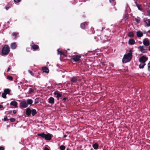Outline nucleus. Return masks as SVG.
Segmentation results:
<instances>
[{"mask_svg": "<svg viewBox=\"0 0 150 150\" xmlns=\"http://www.w3.org/2000/svg\"><path fill=\"white\" fill-rule=\"evenodd\" d=\"M54 94L55 95H57V98L60 97L62 96V95L59 93L58 91H56L54 93Z\"/></svg>", "mask_w": 150, "mask_h": 150, "instance_id": "2eb2a0df", "label": "nucleus"}, {"mask_svg": "<svg viewBox=\"0 0 150 150\" xmlns=\"http://www.w3.org/2000/svg\"><path fill=\"white\" fill-rule=\"evenodd\" d=\"M16 44L15 43H12L11 45V48L13 49H15L16 47Z\"/></svg>", "mask_w": 150, "mask_h": 150, "instance_id": "a211bd4d", "label": "nucleus"}, {"mask_svg": "<svg viewBox=\"0 0 150 150\" xmlns=\"http://www.w3.org/2000/svg\"><path fill=\"white\" fill-rule=\"evenodd\" d=\"M4 149L3 147L2 146L0 147V150H4Z\"/></svg>", "mask_w": 150, "mask_h": 150, "instance_id": "49530a36", "label": "nucleus"}, {"mask_svg": "<svg viewBox=\"0 0 150 150\" xmlns=\"http://www.w3.org/2000/svg\"><path fill=\"white\" fill-rule=\"evenodd\" d=\"M1 94V93L0 92V95Z\"/></svg>", "mask_w": 150, "mask_h": 150, "instance_id": "052dcab7", "label": "nucleus"}, {"mask_svg": "<svg viewBox=\"0 0 150 150\" xmlns=\"http://www.w3.org/2000/svg\"><path fill=\"white\" fill-rule=\"evenodd\" d=\"M109 2L113 6H115L116 4V2L115 0H109Z\"/></svg>", "mask_w": 150, "mask_h": 150, "instance_id": "c85d7f7f", "label": "nucleus"}, {"mask_svg": "<svg viewBox=\"0 0 150 150\" xmlns=\"http://www.w3.org/2000/svg\"><path fill=\"white\" fill-rule=\"evenodd\" d=\"M71 81L72 82H76L77 81V79L76 77H73L71 80Z\"/></svg>", "mask_w": 150, "mask_h": 150, "instance_id": "bb28decb", "label": "nucleus"}, {"mask_svg": "<svg viewBox=\"0 0 150 150\" xmlns=\"http://www.w3.org/2000/svg\"><path fill=\"white\" fill-rule=\"evenodd\" d=\"M137 35L138 37H141L143 36V34L140 31H138L136 32Z\"/></svg>", "mask_w": 150, "mask_h": 150, "instance_id": "4468645a", "label": "nucleus"}, {"mask_svg": "<svg viewBox=\"0 0 150 150\" xmlns=\"http://www.w3.org/2000/svg\"><path fill=\"white\" fill-rule=\"evenodd\" d=\"M7 79L11 81H12L13 79V78L12 76H7Z\"/></svg>", "mask_w": 150, "mask_h": 150, "instance_id": "e433bc0d", "label": "nucleus"}, {"mask_svg": "<svg viewBox=\"0 0 150 150\" xmlns=\"http://www.w3.org/2000/svg\"><path fill=\"white\" fill-rule=\"evenodd\" d=\"M134 1H135V3H136L137 2V0H134Z\"/></svg>", "mask_w": 150, "mask_h": 150, "instance_id": "6e6d98bb", "label": "nucleus"}, {"mask_svg": "<svg viewBox=\"0 0 150 150\" xmlns=\"http://www.w3.org/2000/svg\"><path fill=\"white\" fill-rule=\"evenodd\" d=\"M12 112V111L11 110H10L9 111H7L6 112V113H7L6 114H11V113Z\"/></svg>", "mask_w": 150, "mask_h": 150, "instance_id": "37998d69", "label": "nucleus"}, {"mask_svg": "<svg viewBox=\"0 0 150 150\" xmlns=\"http://www.w3.org/2000/svg\"><path fill=\"white\" fill-rule=\"evenodd\" d=\"M42 70L43 72L46 73H48L49 70L46 67H45L42 68Z\"/></svg>", "mask_w": 150, "mask_h": 150, "instance_id": "dca6fc26", "label": "nucleus"}, {"mask_svg": "<svg viewBox=\"0 0 150 150\" xmlns=\"http://www.w3.org/2000/svg\"><path fill=\"white\" fill-rule=\"evenodd\" d=\"M31 110L29 108H28L26 109L25 114L28 116H30L31 114Z\"/></svg>", "mask_w": 150, "mask_h": 150, "instance_id": "9b49d317", "label": "nucleus"}, {"mask_svg": "<svg viewBox=\"0 0 150 150\" xmlns=\"http://www.w3.org/2000/svg\"><path fill=\"white\" fill-rule=\"evenodd\" d=\"M10 69H11V68H10V67H8V68L7 72H8V71H9L10 70Z\"/></svg>", "mask_w": 150, "mask_h": 150, "instance_id": "09e8293b", "label": "nucleus"}, {"mask_svg": "<svg viewBox=\"0 0 150 150\" xmlns=\"http://www.w3.org/2000/svg\"><path fill=\"white\" fill-rule=\"evenodd\" d=\"M10 120L11 122H14L15 121V118H10Z\"/></svg>", "mask_w": 150, "mask_h": 150, "instance_id": "ea45409f", "label": "nucleus"}, {"mask_svg": "<svg viewBox=\"0 0 150 150\" xmlns=\"http://www.w3.org/2000/svg\"><path fill=\"white\" fill-rule=\"evenodd\" d=\"M98 144L96 143L93 145V147L95 149H98Z\"/></svg>", "mask_w": 150, "mask_h": 150, "instance_id": "393cba45", "label": "nucleus"}, {"mask_svg": "<svg viewBox=\"0 0 150 150\" xmlns=\"http://www.w3.org/2000/svg\"><path fill=\"white\" fill-rule=\"evenodd\" d=\"M67 50H70V49H67Z\"/></svg>", "mask_w": 150, "mask_h": 150, "instance_id": "4d7b16f0", "label": "nucleus"}, {"mask_svg": "<svg viewBox=\"0 0 150 150\" xmlns=\"http://www.w3.org/2000/svg\"><path fill=\"white\" fill-rule=\"evenodd\" d=\"M67 135H64V138H65V137H67Z\"/></svg>", "mask_w": 150, "mask_h": 150, "instance_id": "864d4df0", "label": "nucleus"}, {"mask_svg": "<svg viewBox=\"0 0 150 150\" xmlns=\"http://www.w3.org/2000/svg\"><path fill=\"white\" fill-rule=\"evenodd\" d=\"M34 92V90L33 89L30 88L29 89V92L30 93H33Z\"/></svg>", "mask_w": 150, "mask_h": 150, "instance_id": "c9c22d12", "label": "nucleus"}, {"mask_svg": "<svg viewBox=\"0 0 150 150\" xmlns=\"http://www.w3.org/2000/svg\"><path fill=\"white\" fill-rule=\"evenodd\" d=\"M18 103L17 102L15 101H11L10 103V105L13 106L16 108L18 107Z\"/></svg>", "mask_w": 150, "mask_h": 150, "instance_id": "ddd939ff", "label": "nucleus"}, {"mask_svg": "<svg viewBox=\"0 0 150 150\" xmlns=\"http://www.w3.org/2000/svg\"><path fill=\"white\" fill-rule=\"evenodd\" d=\"M3 108V105H0V109Z\"/></svg>", "mask_w": 150, "mask_h": 150, "instance_id": "3c124183", "label": "nucleus"}, {"mask_svg": "<svg viewBox=\"0 0 150 150\" xmlns=\"http://www.w3.org/2000/svg\"><path fill=\"white\" fill-rule=\"evenodd\" d=\"M6 94L4 92L2 94L1 96L2 97L4 98H6Z\"/></svg>", "mask_w": 150, "mask_h": 150, "instance_id": "72a5a7b5", "label": "nucleus"}, {"mask_svg": "<svg viewBox=\"0 0 150 150\" xmlns=\"http://www.w3.org/2000/svg\"><path fill=\"white\" fill-rule=\"evenodd\" d=\"M10 48L7 45H5L2 48L1 53L4 55L8 54L10 52Z\"/></svg>", "mask_w": 150, "mask_h": 150, "instance_id": "20e7f679", "label": "nucleus"}, {"mask_svg": "<svg viewBox=\"0 0 150 150\" xmlns=\"http://www.w3.org/2000/svg\"><path fill=\"white\" fill-rule=\"evenodd\" d=\"M57 53L58 54H59L60 55H63L65 56H67V55L65 53L59 51V49H58L57 50Z\"/></svg>", "mask_w": 150, "mask_h": 150, "instance_id": "6ab92c4d", "label": "nucleus"}, {"mask_svg": "<svg viewBox=\"0 0 150 150\" xmlns=\"http://www.w3.org/2000/svg\"><path fill=\"white\" fill-rule=\"evenodd\" d=\"M18 35V33L16 32H14L11 35H12L14 37L15 39L16 38Z\"/></svg>", "mask_w": 150, "mask_h": 150, "instance_id": "4be33fe9", "label": "nucleus"}, {"mask_svg": "<svg viewBox=\"0 0 150 150\" xmlns=\"http://www.w3.org/2000/svg\"><path fill=\"white\" fill-rule=\"evenodd\" d=\"M145 63H140V64L139 65V67L140 69H143L144 67V66L145 65Z\"/></svg>", "mask_w": 150, "mask_h": 150, "instance_id": "412c9836", "label": "nucleus"}, {"mask_svg": "<svg viewBox=\"0 0 150 150\" xmlns=\"http://www.w3.org/2000/svg\"><path fill=\"white\" fill-rule=\"evenodd\" d=\"M144 22L148 26H150V21L145 20L144 21Z\"/></svg>", "mask_w": 150, "mask_h": 150, "instance_id": "7c9ffc66", "label": "nucleus"}, {"mask_svg": "<svg viewBox=\"0 0 150 150\" xmlns=\"http://www.w3.org/2000/svg\"><path fill=\"white\" fill-rule=\"evenodd\" d=\"M125 19H127L128 18V15L127 14H125Z\"/></svg>", "mask_w": 150, "mask_h": 150, "instance_id": "a18cd8bd", "label": "nucleus"}, {"mask_svg": "<svg viewBox=\"0 0 150 150\" xmlns=\"http://www.w3.org/2000/svg\"><path fill=\"white\" fill-rule=\"evenodd\" d=\"M28 72L32 76H34V74L30 70H28Z\"/></svg>", "mask_w": 150, "mask_h": 150, "instance_id": "a19ab883", "label": "nucleus"}, {"mask_svg": "<svg viewBox=\"0 0 150 150\" xmlns=\"http://www.w3.org/2000/svg\"><path fill=\"white\" fill-rule=\"evenodd\" d=\"M26 102L28 105H31L33 103V101L31 99H27Z\"/></svg>", "mask_w": 150, "mask_h": 150, "instance_id": "aec40b11", "label": "nucleus"}, {"mask_svg": "<svg viewBox=\"0 0 150 150\" xmlns=\"http://www.w3.org/2000/svg\"><path fill=\"white\" fill-rule=\"evenodd\" d=\"M20 106L22 108H25L27 107L28 105L26 101L23 100L20 103Z\"/></svg>", "mask_w": 150, "mask_h": 150, "instance_id": "6e6552de", "label": "nucleus"}, {"mask_svg": "<svg viewBox=\"0 0 150 150\" xmlns=\"http://www.w3.org/2000/svg\"><path fill=\"white\" fill-rule=\"evenodd\" d=\"M4 120L5 121H6L8 120V119H7V117L6 116L4 118Z\"/></svg>", "mask_w": 150, "mask_h": 150, "instance_id": "c03bdc74", "label": "nucleus"}, {"mask_svg": "<svg viewBox=\"0 0 150 150\" xmlns=\"http://www.w3.org/2000/svg\"><path fill=\"white\" fill-rule=\"evenodd\" d=\"M134 34L132 32H130L128 34V36L131 38H132L134 37Z\"/></svg>", "mask_w": 150, "mask_h": 150, "instance_id": "cd10ccee", "label": "nucleus"}, {"mask_svg": "<svg viewBox=\"0 0 150 150\" xmlns=\"http://www.w3.org/2000/svg\"><path fill=\"white\" fill-rule=\"evenodd\" d=\"M148 59L147 57L144 56H143L139 58V61L140 63H145L147 60Z\"/></svg>", "mask_w": 150, "mask_h": 150, "instance_id": "0eeeda50", "label": "nucleus"}, {"mask_svg": "<svg viewBox=\"0 0 150 150\" xmlns=\"http://www.w3.org/2000/svg\"><path fill=\"white\" fill-rule=\"evenodd\" d=\"M136 3V5L137 6L138 9L140 11H142V9L141 8V5H138V4L137 3V2Z\"/></svg>", "mask_w": 150, "mask_h": 150, "instance_id": "2f4dec72", "label": "nucleus"}, {"mask_svg": "<svg viewBox=\"0 0 150 150\" xmlns=\"http://www.w3.org/2000/svg\"><path fill=\"white\" fill-rule=\"evenodd\" d=\"M140 19H141L140 18H139L138 17H137V18H134V20H135V21H136V22L137 23H139Z\"/></svg>", "mask_w": 150, "mask_h": 150, "instance_id": "c756f323", "label": "nucleus"}, {"mask_svg": "<svg viewBox=\"0 0 150 150\" xmlns=\"http://www.w3.org/2000/svg\"><path fill=\"white\" fill-rule=\"evenodd\" d=\"M38 135L45 138V140H50L51 139L52 136V135L48 133L46 134L43 133L38 134Z\"/></svg>", "mask_w": 150, "mask_h": 150, "instance_id": "7ed1b4c3", "label": "nucleus"}, {"mask_svg": "<svg viewBox=\"0 0 150 150\" xmlns=\"http://www.w3.org/2000/svg\"><path fill=\"white\" fill-rule=\"evenodd\" d=\"M44 150H49V149L46 147H45L44 148Z\"/></svg>", "mask_w": 150, "mask_h": 150, "instance_id": "8fccbe9b", "label": "nucleus"}, {"mask_svg": "<svg viewBox=\"0 0 150 150\" xmlns=\"http://www.w3.org/2000/svg\"><path fill=\"white\" fill-rule=\"evenodd\" d=\"M9 8V7H6V10H8Z\"/></svg>", "mask_w": 150, "mask_h": 150, "instance_id": "603ef678", "label": "nucleus"}, {"mask_svg": "<svg viewBox=\"0 0 150 150\" xmlns=\"http://www.w3.org/2000/svg\"><path fill=\"white\" fill-rule=\"evenodd\" d=\"M138 48L139 49V50L142 53L146 52L147 50V47L144 45L139 46Z\"/></svg>", "mask_w": 150, "mask_h": 150, "instance_id": "423d86ee", "label": "nucleus"}, {"mask_svg": "<svg viewBox=\"0 0 150 150\" xmlns=\"http://www.w3.org/2000/svg\"><path fill=\"white\" fill-rule=\"evenodd\" d=\"M48 103L50 104H53L54 102V98L52 97H50L48 99Z\"/></svg>", "mask_w": 150, "mask_h": 150, "instance_id": "f8f14e48", "label": "nucleus"}, {"mask_svg": "<svg viewBox=\"0 0 150 150\" xmlns=\"http://www.w3.org/2000/svg\"><path fill=\"white\" fill-rule=\"evenodd\" d=\"M32 48L34 50H37L38 49H39V47L38 45H33L32 47Z\"/></svg>", "mask_w": 150, "mask_h": 150, "instance_id": "a878e982", "label": "nucleus"}, {"mask_svg": "<svg viewBox=\"0 0 150 150\" xmlns=\"http://www.w3.org/2000/svg\"><path fill=\"white\" fill-rule=\"evenodd\" d=\"M135 42V40L132 39H130L129 40V43L130 45H133Z\"/></svg>", "mask_w": 150, "mask_h": 150, "instance_id": "f3484780", "label": "nucleus"}, {"mask_svg": "<svg viewBox=\"0 0 150 150\" xmlns=\"http://www.w3.org/2000/svg\"><path fill=\"white\" fill-rule=\"evenodd\" d=\"M112 67H113V64H112Z\"/></svg>", "mask_w": 150, "mask_h": 150, "instance_id": "13d9d810", "label": "nucleus"}, {"mask_svg": "<svg viewBox=\"0 0 150 150\" xmlns=\"http://www.w3.org/2000/svg\"><path fill=\"white\" fill-rule=\"evenodd\" d=\"M148 71H150V62L148 64Z\"/></svg>", "mask_w": 150, "mask_h": 150, "instance_id": "58836bf2", "label": "nucleus"}, {"mask_svg": "<svg viewBox=\"0 0 150 150\" xmlns=\"http://www.w3.org/2000/svg\"><path fill=\"white\" fill-rule=\"evenodd\" d=\"M8 104H9V103H8V104H7V105H8Z\"/></svg>", "mask_w": 150, "mask_h": 150, "instance_id": "bf43d9fd", "label": "nucleus"}, {"mask_svg": "<svg viewBox=\"0 0 150 150\" xmlns=\"http://www.w3.org/2000/svg\"><path fill=\"white\" fill-rule=\"evenodd\" d=\"M17 112L16 110H13V112L14 114H15Z\"/></svg>", "mask_w": 150, "mask_h": 150, "instance_id": "de8ad7c7", "label": "nucleus"}, {"mask_svg": "<svg viewBox=\"0 0 150 150\" xmlns=\"http://www.w3.org/2000/svg\"><path fill=\"white\" fill-rule=\"evenodd\" d=\"M61 99H62V101L64 102H67V100L68 101L67 97H64L62 99L61 98Z\"/></svg>", "mask_w": 150, "mask_h": 150, "instance_id": "473e14b6", "label": "nucleus"}, {"mask_svg": "<svg viewBox=\"0 0 150 150\" xmlns=\"http://www.w3.org/2000/svg\"><path fill=\"white\" fill-rule=\"evenodd\" d=\"M148 33H150V30H149L148 31Z\"/></svg>", "mask_w": 150, "mask_h": 150, "instance_id": "5fc2aeb1", "label": "nucleus"}, {"mask_svg": "<svg viewBox=\"0 0 150 150\" xmlns=\"http://www.w3.org/2000/svg\"><path fill=\"white\" fill-rule=\"evenodd\" d=\"M10 90L8 88H6L4 90V92L6 94H9L10 93Z\"/></svg>", "mask_w": 150, "mask_h": 150, "instance_id": "5701e85b", "label": "nucleus"}, {"mask_svg": "<svg viewBox=\"0 0 150 150\" xmlns=\"http://www.w3.org/2000/svg\"><path fill=\"white\" fill-rule=\"evenodd\" d=\"M132 57V51L130 50L127 54H125L122 59V62L124 63L129 62L131 60Z\"/></svg>", "mask_w": 150, "mask_h": 150, "instance_id": "f03ea898", "label": "nucleus"}, {"mask_svg": "<svg viewBox=\"0 0 150 150\" xmlns=\"http://www.w3.org/2000/svg\"><path fill=\"white\" fill-rule=\"evenodd\" d=\"M60 149L61 150H64L65 149V147L64 145H61L60 147Z\"/></svg>", "mask_w": 150, "mask_h": 150, "instance_id": "f704fd0d", "label": "nucleus"}, {"mask_svg": "<svg viewBox=\"0 0 150 150\" xmlns=\"http://www.w3.org/2000/svg\"><path fill=\"white\" fill-rule=\"evenodd\" d=\"M81 57L80 55H76L74 56H72L71 59V60H73L74 62H77L80 60V59Z\"/></svg>", "mask_w": 150, "mask_h": 150, "instance_id": "39448f33", "label": "nucleus"}, {"mask_svg": "<svg viewBox=\"0 0 150 150\" xmlns=\"http://www.w3.org/2000/svg\"><path fill=\"white\" fill-rule=\"evenodd\" d=\"M88 25V24L87 22H84L81 24L80 27L82 29H85V26Z\"/></svg>", "mask_w": 150, "mask_h": 150, "instance_id": "9d476101", "label": "nucleus"}, {"mask_svg": "<svg viewBox=\"0 0 150 150\" xmlns=\"http://www.w3.org/2000/svg\"><path fill=\"white\" fill-rule=\"evenodd\" d=\"M31 111V113L33 116H34L37 113L36 110L35 109H32Z\"/></svg>", "mask_w": 150, "mask_h": 150, "instance_id": "b1692460", "label": "nucleus"}, {"mask_svg": "<svg viewBox=\"0 0 150 150\" xmlns=\"http://www.w3.org/2000/svg\"><path fill=\"white\" fill-rule=\"evenodd\" d=\"M108 33H106L105 35H98L97 37H95V39H96L97 42H99L102 43H104L106 41L110 39V36ZM111 36L110 37V38Z\"/></svg>", "mask_w": 150, "mask_h": 150, "instance_id": "f257e3e1", "label": "nucleus"}, {"mask_svg": "<svg viewBox=\"0 0 150 150\" xmlns=\"http://www.w3.org/2000/svg\"><path fill=\"white\" fill-rule=\"evenodd\" d=\"M39 99V98H36L35 99V103L36 104H38L39 103V101L38 100V99Z\"/></svg>", "mask_w": 150, "mask_h": 150, "instance_id": "4c0bfd02", "label": "nucleus"}, {"mask_svg": "<svg viewBox=\"0 0 150 150\" xmlns=\"http://www.w3.org/2000/svg\"><path fill=\"white\" fill-rule=\"evenodd\" d=\"M13 1L16 3H18L21 1V0H14Z\"/></svg>", "mask_w": 150, "mask_h": 150, "instance_id": "79ce46f5", "label": "nucleus"}, {"mask_svg": "<svg viewBox=\"0 0 150 150\" xmlns=\"http://www.w3.org/2000/svg\"><path fill=\"white\" fill-rule=\"evenodd\" d=\"M143 43L144 46L146 47L149 46L150 44L149 40L147 38H145L143 40Z\"/></svg>", "mask_w": 150, "mask_h": 150, "instance_id": "1a4fd4ad", "label": "nucleus"}]
</instances>
